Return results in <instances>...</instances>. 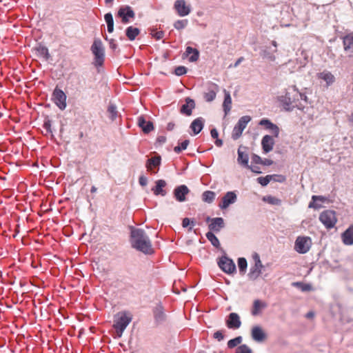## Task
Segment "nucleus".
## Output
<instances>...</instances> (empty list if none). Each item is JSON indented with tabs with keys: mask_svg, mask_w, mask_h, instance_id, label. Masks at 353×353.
Listing matches in <instances>:
<instances>
[{
	"mask_svg": "<svg viewBox=\"0 0 353 353\" xmlns=\"http://www.w3.org/2000/svg\"><path fill=\"white\" fill-rule=\"evenodd\" d=\"M264 200L272 205H279L281 203L280 199L271 196H268L266 199H264Z\"/></svg>",
	"mask_w": 353,
	"mask_h": 353,
	"instance_id": "nucleus-52",
	"label": "nucleus"
},
{
	"mask_svg": "<svg viewBox=\"0 0 353 353\" xmlns=\"http://www.w3.org/2000/svg\"><path fill=\"white\" fill-rule=\"evenodd\" d=\"M236 353H252V351L247 345L243 344L238 346Z\"/></svg>",
	"mask_w": 353,
	"mask_h": 353,
	"instance_id": "nucleus-47",
	"label": "nucleus"
},
{
	"mask_svg": "<svg viewBox=\"0 0 353 353\" xmlns=\"http://www.w3.org/2000/svg\"><path fill=\"white\" fill-rule=\"evenodd\" d=\"M225 331L224 330H218L215 332L213 334V338L216 339L219 341H221L224 339V332Z\"/></svg>",
	"mask_w": 353,
	"mask_h": 353,
	"instance_id": "nucleus-51",
	"label": "nucleus"
},
{
	"mask_svg": "<svg viewBox=\"0 0 353 353\" xmlns=\"http://www.w3.org/2000/svg\"><path fill=\"white\" fill-rule=\"evenodd\" d=\"M268 177L270 178V180L274 181L276 182H284L285 181V177L281 174H271L268 175Z\"/></svg>",
	"mask_w": 353,
	"mask_h": 353,
	"instance_id": "nucleus-48",
	"label": "nucleus"
},
{
	"mask_svg": "<svg viewBox=\"0 0 353 353\" xmlns=\"http://www.w3.org/2000/svg\"><path fill=\"white\" fill-rule=\"evenodd\" d=\"M132 315L129 312L123 311L114 316L113 327L116 331L115 338L121 337L126 327L132 321Z\"/></svg>",
	"mask_w": 353,
	"mask_h": 353,
	"instance_id": "nucleus-2",
	"label": "nucleus"
},
{
	"mask_svg": "<svg viewBox=\"0 0 353 353\" xmlns=\"http://www.w3.org/2000/svg\"><path fill=\"white\" fill-rule=\"evenodd\" d=\"M185 54L189 56V61L190 62L196 61L199 58V52L197 49L193 48L190 46H188L185 49Z\"/></svg>",
	"mask_w": 353,
	"mask_h": 353,
	"instance_id": "nucleus-32",
	"label": "nucleus"
},
{
	"mask_svg": "<svg viewBox=\"0 0 353 353\" xmlns=\"http://www.w3.org/2000/svg\"><path fill=\"white\" fill-rule=\"evenodd\" d=\"M344 50L353 51V32H350L343 37Z\"/></svg>",
	"mask_w": 353,
	"mask_h": 353,
	"instance_id": "nucleus-34",
	"label": "nucleus"
},
{
	"mask_svg": "<svg viewBox=\"0 0 353 353\" xmlns=\"http://www.w3.org/2000/svg\"><path fill=\"white\" fill-rule=\"evenodd\" d=\"M270 178L268 177V175L257 178L258 183L262 186H266L270 182Z\"/></svg>",
	"mask_w": 353,
	"mask_h": 353,
	"instance_id": "nucleus-50",
	"label": "nucleus"
},
{
	"mask_svg": "<svg viewBox=\"0 0 353 353\" xmlns=\"http://www.w3.org/2000/svg\"><path fill=\"white\" fill-rule=\"evenodd\" d=\"M187 71H188V70L185 66L180 65L175 68L174 74L176 76H182V75L186 74Z\"/></svg>",
	"mask_w": 353,
	"mask_h": 353,
	"instance_id": "nucleus-49",
	"label": "nucleus"
},
{
	"mask_svg": "<svg viewBox=\"0 0 353 353\" xmlns=\"http://www.w3.org/2000/svg\"><path fill=\"white\" fill-rule=\"evenodd\" d=\"M205 221L209 223V232H219L225 227L224 220L221 217L210 218L207 216Z\"/></svg>",
	"mask_w": 353,
	"mask_h": 353,
	"instance_id": "nucleus-9",
	"label": "nucleus"
},
{
	"mask_svg": "<svg viewBox=\"0 0 353 353\" xmlns=\"http://www.w3.org/2000/svg\"><path fill=\"white\" fill-rule=\"evenodd\" d=\"M153 315L157 325L161 324L166 319L163 307L161 304H158L154 307Z\"/></svg>",
	"mask_w": 353,
	"mask_h": 353,
	"instance_id": "nucleus-17",
	"label": "nucleus"
},
{
	"mask_svg": "<svg viewBox=\"0 0 353 353\" xmlns=\"http://www.w3.org/2000/svg\"><path fill=\"white\" fill-rule=\"evenodd\" d=\"M261 56L263 59H268L270 61L275 60V56L273 52H269L268 50H263L261 52Z\"/></svg>",
	"mask_w": 353,
	"mask_h": 353,
	"instance_id": "nucleus-46",
	"label": "nucleus"
},
{
	"mask_svg": "<svg viewBox=\"0 0 353 353\" xmlns=\"http://www.w3.org/2000/svg\"><path fill=\"white\" fill-rule=\"evenodd\" d=\"M43 128L46 130L47 133L52 134V129H51V121L50 119H46L43 125Z\"/></svg>",
	"mask_w": 353,
	"mask_h": 353,
	"instance_id": "nucleus-53",
	"label": "nucleus"
},
{
	"mask_svg": "<svg viewBox=\"0 0 353 353\" xmlns=\"http://www.w3.org/2000/svg\"><path fill=\"white\" fill-rule=\"evenodd\" d=\"M139 183L141 186H145L148 183V179L144 176H140L139 179Z\"/></svg>",
	"mask_w": 353,
	"mask_h": 353,
	"instance_id": "nucleus-56",
	"label": "nucleus"
},
{
	"mask_svg": "<svg viewBox=\"0 0 353 353\" xmlns=\"http://www.w3.org/2000/svg\"><path fill=\"white\" fill-rule=\"evenodd\" d=\"M274 140L272 136L265 135L261 140L262 149L264 153H268L272 150Z\"/></svg>",
	"mask_w": 353,
	"mask_h": 353,
	"instance_id": "nucleus-21",
	"label": "nucleus"
},
{
	"mask_svg": "<svg viewBox=\"0 0 353 353\" xmlns=\"http://www.w3.org/2000/svg\"><path fill=\"white\" fill-rule=\"evenodd\" d=\"M254 259L255 261L254 265L250 268V272L248 274L250 279L252 280L257 279L260 276L261 274V270L263 267L260 260L259 256L257 254H255Z\"/></svg>",
	"mask_w": 353,
	"mask_h": 353,
	"instance_id": "nucleus-13",
	"label": "nucleus"
},
{
	"mask_svg": "<svg viewBox=\"0 0 353 353\" xmlns=\"http://www.w3.org/2000/svg\"><path fill=\"white\" fill-rule=\"evenodd\" d=\"M94 55L95 66H102L105 60V48L100 39H94L90 48Z\"/></svg>",
	"mask_w": 353,
	"mask_h": 353,
	"instance_id": "nucleus-4",
	"label": "nucleus"
},
{
	"mask_svg": "<svg viewBox=\"0 0 353 353\" xmlns=\"http://www.w3.org/2000/svg\"><path fill=\"white\" fill-rule=\"evenodd\" d=\"M311 246V239L308 236H298L295 241L294 250L300 253L307 252Z\"/></svg>",
	"mask_w": 353,
	"mask_h": 353,
	"instance_id": "nucleus-7",
	"label": "nucleus"
},
{
	"mask_svg": "<svg viewBox=\"0 0 353 353\" xmlns=\"http://www.w3.org/2000/svg\"><path fill=\"white\" fill-rule=\"evenodd\" d=\"M316 77L318 79L323 81L326 83V87L332 85L335 81V77L331 72L324 70L323 71L317 73Z\"/></svg>",
	"mask_w": 353,
	"mask_h": 353,
	"instance_id": "nucleus-19",
	"label": "nucleus"
},
{
	"mask_svg": "<svg viewBox=\"0 0 353 353\" xmlns=\"http://www.w3.org/2000/svg\"><path fill=\"white\" fill-rule=\"evenodd\" d=\"M224 92V101L223 103V108L225 112V115L226 116L230 111L232 108V99L230 94L226 90H223Z\"/></svg>",
	"mask_w": 353,
	"mask_h": 353,
	"instance_id": "nucleus-29",
	"label": "nucleus"
},
{
	"mask_svg": "<svg viewBox=\"0 0 353 353\" xmlns=\"http://www.w3.org/2000/svg\"><path fill=\"white\" fill-rule=\"evenodd\" d=\"M34 50L39 57H43L46 61L48 60L50 57L48 48L41 43L34 48Z\"/></svg>",
	"mask_w": 353,
	"mask_h": 353,
	"instance_id": "nucleus-31",
	"label": "nucleus"
},
{
	"mask_svg": "<svg viewBox=\"0 0 353 353\" xmlns=\"http://www.w3.org/2000/svg\"><path fill=\"white\" fill-rule=\"evenodd\" d=\"M108 112L110 114V119L114 121L117 117V110L116 105L114 104L109 105L108 108Z\"/></svg>",
	"mask_w": 353,
	"mask_h": 353,
	"instance_id": "nucleus-42",
	"label": "nucleus"
},
{
	"mask_svg": "<svg viewBox=\"0 0 353 353\" xmlns=\"http://www.w3.org/2000/svg\"><path fill=\"white\" fill-rule=\"evenodd\" d=\"M190 141L189 140L186 139L185 141H183V142H181L180 143L179 145H177V146H175L174 148V151L177 153V154H179L181 152L182 150H184L187 148L188 144H189Z\"/></svg>",
	"mask_w": 353,
	"mask_h": 353,
	"instance_id": "nucleus-44",
	"label": "nucleus"
},
{
	"mask_svg": "<svg viewBox=\"0 0 353 353\" xmlns=\"http://www.w3.org/2000/svg\"><path fill=\"white\" fill-rule=\"evenodd\" d=\"M215 199V193L212 191H205L202 194L203 201L211 203Z\"/></svg>",
	"mask_w": 353,
	"mask_h": 353,
	"instance_id": "nucleus-39",
	"label": "nucleus"
},
{
	"mask_svg": "<svg viewBox=\"0 0 353 353\" xmlns=\"http://www.w3.org/2000/svg\"><path fill=\"white\" fill-rule=\"evenodd\" d=\"M211 136L213 139H218L219 133L216 129L213 128L210 131Z\"/></svg>",
	"mask_w": 353,
	"mask_h": 353,
	"instance_id": "nucleus-61",
	"label": "nucleus"
},
{
	"mask_svg": "<svg viewBox=\"0 0 353 353\" xmlns=\"http://www.w3.org/2000/svg\"><path fill=\"white\" fill-rule=\"evenodd\" d=\"M189 225H190V219L188 218H184L182 221V226L183 228H187Z\"/></svg>",
	"mask_w": 353,
	"mask_h": 353,
	"instance_id": "nucleus-60",
	"label": "nucleus"
},
{
	"mask_svg": "<svg viewBox=\"0 0 353 353\" xmlns=\"http://www.w3.org/2000/svg\"><path fill=\"white\" fill-rule=\"evenodd\" d=\"M246 168L250 169L253 172H255V173H257V174L261 173L259 168L257 167V166L249 165V167H246Z\"/></svg>",
	"mask_w": 353,
	"mask_h": 353,
	"instance_id": "nucleus-58",
	"label": "nucleus"
},
{
	"mask_svg": "<svg viewBox=\"0 0 353 353\" xmlns=\"http://www.w3.org/2000/svg\"><path fill=\"white\" fill-rule=\"evenodd\" d=\"M243 60L244 58L243 57H239L234 63V67H237Z\"/></svg>",
	"mask_w": 353,
	"mask_h": 353,
	"instance_id": "nucleus-64",
	"label": "nucleus"
},
{
	"mask_svg": "<svg viewBox=\"0 0 353 353\" xmlns=\"http://www.w3.org/2000/svg\"><path fill=\"white\" fill-rule=\"evenodd\" d=\"M208 240L212 243L213 246L218 248L220 246V242L218 238L212 232H208L205 234Z\"/></svg>",
	"mask_w": 353,
	"mask_h": 353,
	"instance_id": "nucleus-38",
	"label": "nucleus"
},
{
	"mask_svg": "<svg viewBox=\"0 0 353 353\" xmlns=\"http://www.w3.org/2000/svg\"><path fill=\"white\" fill-rule=\"evenodd\" d=\"M205 120L202 117H198L190 124V128L194 135L198 134L203 128Z\"/></svg>",
	"mask_w": 353,
	"mask_h": 353,
	"instance_id": "nucleus-27",
	"label": "nucleus"
},
{
	"mask_svg": "<svg viewBox=\"0 0 353 353\" xmlns=\"http://www.w3.org/2000/svg\"><path fill=\"white\" fill-rule=\"evenodd\" d=\"M190 190L185 185H181L177 186L174 190V196L176 201L183 202L186 200V195L189 193Z\"/></svg>",
	"mask_w": 353,
	"mask_h": 353,
	"instance_id": "nucleus-16",
	"label": "nucleus"
},
{
	"mask_svg": "<svg viewBox=\"0 0 353 353\" xmlns=\"http://www.w3.org/2000/svg\"><path fill=\"white\" fill-rule=\"evenodd\" d=\"M155 183V186L152 188V191L153 192L154 194L157 196L161 195L164 196L167 194L166 191L163 189L166 186L165 181L159 179L157 180Z\"/></svg>",
	"mask_w": 353,
	"mask_h": 353,
	"instance_id": "nucleus-25",
	"label": "nucleus"
},
{
	"mask_svg": "<svg viewBox=\"0 0 353 353\" xmlns=\"http://www.w3.org/2000/svg\"><path fill=\"white\" fill-rule=\"evenodd\" d=\"M259 125L265 126L266 129L271 130L275 137H277L279 136V127L276 125L272 123L270 120L267 119H263L260 121Z\"/></svg>",
	"mask_w": 353,
	"mask_h": 353,
	"instance_id": "nucleus-26",
	"label": "nucleus"
},
{
	"mask_svg": "<svg viewBox=\"0 0 353 353\" xmlns=\"http://www.w3.org/2000/svg\"><path fill=\"white\" fill-rule=\"evenodd\" d=\"M108 41H109L110 48L112 50H116V49H117V43H115L114 39H109Z\"/></svg>",
	"mask_w": 353,
	"mask_h": 353,
	"instance_id": "nucleus-59",
	"label": "nucleus"
},
{
	"mask_svg": "<svg viewBox=\"0 0 353 353\" xmlns=\"http://www.w3.org/2000/svg\"><path fill=\"white\" fill-rule=\"evenodd\" d=\"M237 200V196L235 192L230 191L225 193L221 199V202L219 204V207L221 210L227 209L230 205L234 203Z\"/></svg>",
	"mask_w": 353,
	"mask_h": 353,
	"instance_id": "nucleus-12",
	"label": "nucleus"
},
{
	"mask_svg": "<svg viewBox=\"0 0 353 353\" xmlns=\"http://www.w3.org/2000/svg\"><path fill=\"white\" fill-rule=\"evenodd\" d=\"M345 245H353V225H350L341 235Z\"/></svg>",
	"mask_w": 353,
	"mask_h": 353,
	"instance_id": "nucleus-28",
	"label": "nucleus"
},
{
	"mask_svg": "<svg viewBox=\"0 0 353 353\" xmlns=\"http://www.w3.org/2000/svg\"><path fill=\"white\" fill-rule=\"evenodd\" d=\"M242 147L240 146L238 149L237 153H238V158H237V162L239 164L244 166V167H249L248 165V161H249V157L248 154L241 150Z\"/></svg>",
	"mask_w": 353,
	"mask_h": 353,
	"instance_id": "nucleus-30",
	"label": "nucleus"
},
{
	"mask_svg": "<svg viewBox=\"0 0 353 353\" xmlns=\"http://www.w3.org/2000/svg\"><path fill=\"white\" fill-rule=\"evenodd\" d=\"M319 220L327 229L333 228L337 222L336 212L330 210H325L320 214Z\"/></svg>",
	"mask_w": 353,
	"mask_h": 353,
	"instance_id": "nucleus-5",
	"label": "nucleus"
},
{
	"mask_svg": "<svg viewBox=\"0 0 353 353\" xmlns=\"http://www.w3.org/2000/svg\"><path fill=\"white\" fill-rule=\"evenodd\" d=\"M279 101L287 111H292L294 108L303 111L305 107L297 103L295 92L290 88L284 95L279 97Z\"/></svg>",
	"mask_w": 353,
	"mask_h": 353,
	"instance_id": "nucleus-3",
	"label": "nucleus"
},
{
	"mask_svg": "<svg viewBox=\"0 0 353 353\" xmlns=\"http://www.w3.org/2000/svg\"><path fill=\"white\" fill-rule=\"evenodd\" d=\"M166 137L165 136H159L157 138V140H156V143L157 144H159V145H163V143H165L166 142Z\"/></svg>",
	"mask_w": 353,
	"mask_h": 353,
	"instance_id": "nucleus-55",
	"label": "nucleus"
},
{
	"mask_svg": "<svg viewBox=\"0 0 353 353\" xmlns=\"http://www.w3.org/2000/svg\"><path fill=\"white\" fill-rule=\"evenodd\" d=\"M130 243L133 248L145 254H151L154 252L151 241L143 229H132Z\"/></svg>",
	"mask_w": 353,
	"mask_h": 353,
	"instance_id": "nucleus-1",
	"label": "nucleus"
},
{
	"mask_svg": "<svg viewBox=\"0 0 353 353\" xmlns=\"http://www.w3.org/2000/svg\"><path fill=\"white\" fill-rule=\"evenodd\" d=\"M54 103L61 109L64 110L66 107V95L63 90L55 88L52 93Z\"/></svg>",
	"mask_w": 353,
	"mask_h": 353,
	"instance_id": "nucleus-11",
	"label": "nucleus"
},
{
	"mask_svg": "<svg viewBox=\"0 0 353 353\" xmlns=\"http://www.w3.org/2000/svg\"><path fill=\"white\" fill-rule=\"evenodd\" d=\"M188 23V21L187 19H181V20H177L174 23V27L176 30H182L185 28Z\"/></svg>",
	"mask_w": 353,
	"mask_h": 353,
	"instance_id": "nucleus-45",
	"label": "nucleus"
},
{
	"mask_svg": "<svg viewBox=\"0 0 353 353\" xmlns=\"http://www.w3.org/2000/svg\"><path fill=\"white\" fill-rule=\"evenodd\" d=\"M252 161L256 164H261L262 159L257 154H253L252 156Z\"/></svg>",
	"mask_w": 353,
	"mask_h": 353,
	"instance_id": "nucleus-54",
	"label": "nucleus"
},
{
	"mask_svg": "<svg viewBox=\"0 0 353 353\" xmlns=\"http://www.w3.org/2000/svg\"><path fill=\"white\" fill-rule=\"evenodd\" d=\"M174 8L180 17L188 15L191 12V7L187 5L185 0H176L174 4Z\"/></svg>",
	"mask_w": 353,
	"mask_h": 353,
	"instance_id": "nucleus-14",
	"label": "nucleus"
},
{
	"mask_svg": "<svg viewBox=\"0 0 353 353\" xmlns=\"http://www.w3.org/2000/svg\"><path fill=\"white\" fill-rule=\"evenodd\" d=\"M247 265V261L245 258H239L238 259V266L240 272L244 274L245 272Z\"/></svg>",
	"mask_w": 353,
	"mask_h": 353,
	"instance_id": "nucleus-43",
	"label": "nucleus"
},
{
	"mask_svg": "<svg viewBox=\"0 0 353 353\" xmlns=\"http://www.w3.org/2000/svg\"><path fill=\"white\" fill-rule=\"evenodd\" d=\"M161 164V157H154L149 159L146 163V168L148 170H152V167H157Z\"/></svg>",
	"mask_w": 353,
	"mask_h": 353,
	"instance_id": "nucleus-35",
	"label": "nucleus"
},
{
	"mask_svg": "<svg viewBox=\"0 0 353 353\" xmlns=\"http://www.w3.org/2000/svg\"><path fill=\"white\" fill-rule=\"evenodd\" d=\"M218 264L219 268L227 274H232L236 271V265L233 261L225 256L220 258Z\"/></svg>",
	"mask_w": 353,
	"mask_h": 353,
	"instance_id": "nucleus-10",
	"label": "nucleus"
},
{
	"mask_svg": "<svg viewBox=\"0 0 353 353\" xmlns=\"http://www.w3.org/2000/svg\"><path fill=\"white\" fill-rule=\"evenodd\" d=\"M312 201L309 203L308 207L310 208L319 209L321 207V205L320 204L317 203L316 201H319L323 202L325 201V198L323 197V196L314 195L312 197Z\"/></svg>",
	"mask_w": 353,
	"mask_h": 353,
	"instance_id": "nucleus-36",
	"label": "nucleus"
},
{
	"mask_svg": "<svg viewBox=\"0 0 353 353\" xmlns=\"http://www.w3.org/2000/svg\"><path fill=\"white\" fill-rule=\"evenodd\" d=\"M291 89L295 92L296 101L298 102L299 99L303 100L305 102H307V97L304 93L300 92L295 85L291 87Z\"/></svg>",
	"mask_w": 353,
	"mask_h": 353,
	"instance_id": "nucleus-40",
	"label": "nucleus"
},
{
	"mask_svg": "<svg viewBox=\"0 0 353 353\" xmlns=\"http://www.w3.org/2000/svg\"><path fill=\"white\" fill-rule=\"evenodd\" d=\"M137 125L145 134H148L154 130L153 123L151 121H146L143 115L138 117Z\"/></svg>",
	"mask_w": 353,
	"mask_h": 353,
	"instance_id": "nucleus-18",
	"label": "nucleus"
},
{
	"mask_svg": "<svg viewBox=\"0 0 353 353\" xmlns=\"http://www.w3.org/2000/svg\"><path fill=\"white\" fill-rule=\"evenodd\" d=\"M242 340H243L242 337L241 336H239L233 339L228 341V344H227L228 347L230 349H232V348L236 347L237 345H239L241 343Z\"/></svg>",
	"mask_w": 353,
	"mask_h": 353,
	"instance_id": "nucleus-41",
	"label": "nucleus"
},
{
	"mask_svg": "<svg viewBox=\"0 0 353 353\" xmlns=\"http://www.w3.org/2000/svg\"><path fill=\"white\" fill-rule=\"evenodd\" d=\"M267 306L268 304L266 302L256 299L253 302L251 313L253 316H258L261 314L262 311L265 309Z\"/></svg>",
	"mask_w": 353,
	"mask_h": 353,
	"instance_id": "nucleus-22",
	"label": "nucleus"
},
{
	"mask_svg": "<svg viewBox=\"0 0 353 353\" xmlns=\"http://www.w3.org/2000/svg\"><path fill=\"white\" fill-rule=\"evenodd\" d=\"M225 323L229 329L236 330L241 325L240 316L235 312H232L228 315Z\"/></svg>",
	"mask_w": 353,
	"mask_h": 353,
	"instance_id": "nucleus-15",
	"label": "nucleus"
},
{
	"mask_svg": "<svg viewBox=\"0 0 353 353\" xmlns=\"http://www.w3.org/2000/svg\"><path fill=\"white\" fill-rule=\"evenodd\" d=\"M250 121L251 117L250 116H243L239 119L232 133V138L234 140L238 139L241 136L243 131Z\"/></svg>",
	"mask_w": 353,
	"mask_h": 353,
	"instance_id": "nucleus-6",
	"label": "nucleus"
},
{
	"mask_svg": "<svg viewBox=\"0 0 353 353\" xmlns=\"http://www.w3.org/2000/svg\"><path fill=\"white\" fill-rule=\"evenodd\" d=\"M104 19L107 23L108 32L112 33L114 30V20L112 14L109 12L104 16Z\"/></svg>",
	"mask_w": 353,
	"mask_h": 353,
	"instance_id": "nucleus-37",
	"label": "nucleus"
},
{
	"mask_svg": "<svg viewBox=\"0 0 353 353\" xmlns=\"http://www.w3.org/2000/svg\"><path fill=\"white\" fill-rule=\"evenodd\" d=\"M163 35L164 33L162 31H158L152 34V36L157 40L162 39Z\"/></svg>",
	"mask_w": 353,
	"mask_h": 353,
	"instance_id": "nucleus-57",
	"label": "nucleus"
},
{
	"mask_svg": "<svg viewBox=\"0 0 353 353\" xmlns=\"http://www.w3.org/2000/svg\"><path fill=\"white\" fill-rule=\"evenodd\" d=\"M140 30L134 26H129L125 30V35L130 41H134L140 34Z\"/></svg>",
	"mask_w": 353,
	"mask_h": 353,
	"instance_id": "nucleus-33",
	"label": "nucleus"
},
{
	"mask_svg": "<svg viewBox=\"0 0 353 353\" xmlns=\"http://www.w3.org/2000/svg\"><path fill=\"white\" fill-rule=\"evenodd\" d=\"M195 108L194 101L189 97L185 99V103L183 104L181 108V113L187 116H190L192 112V110Z\"/></svg>",
	"mask_w": 353,
	"mask_h": 353,
	"instance_id": "nucleus-23",
	"label": "nucleus"
},
{
	"mask_svg": "<svg viewBox=\"0 0 353 353\" xmlns=\"http://www.w3.org/2000/svg\"><path fill=\"white\" fill-rule=\"evenodd\" d=\"M219 91V86L215 83H210L208 88V91L204 93V99L207 102L212 101Z\"/></svg>",
	"mask_w": 353,
	"mask_h": 353,
	"instance_id": "nucleus-24",
	"label": "nucleus"
},
{
	"mask_svg": "<svg viewBox=\"0 0 353 353\" xmlns=\"http://www.w3.org/2000/svg\"><path fill=\"white\" fill-rule=\"evenodd\" d=\"M175 124L173 122H170L168 123L166 129L169 131H171L174 129Z\"/></svg>",
	"mask_w": 353,
	"mask_h": 353,
	"instance_id": "nucleus-63",
	"label": "nucleus"
},
{
	"mask_svg": "<svg viewBox=\"0 0 353 353\" xmlns=\"http://www.w3.org/2000/svg\"><path fill=\"white\" fill-rule=\"evenodd\" d=\"M251 336L252 339L256 342H262L265 341L267 337L265 332L259 325L254 326L252 328Z\"/></svg>",
	"mask_w": 353,
	"mask_h": 353,
	"instance_id": "nucleus-20",
	"label": "nucleus"
},
{
	"mask_svg": "<svg viewBox=\"0 0 353 353\" xmlns=\"http://www.w3.org/2000/svg\"><path fill=\"white\" fill-rule=\"evenodd\" d=\"M272 163H273V161L271 159H262L261 165H270Z\"/></svg>",
	"mask_w": 353,
	"mask_h": 353,
	"instance_id": "nucleus-62",
	"label": "nucleus"
},
{
	"mask_svg": "<svg viewBox=\"0 0 353 353\" xmlns=\"http://www.w3.org/2000/svg\"><path fill=\"white\" fill-rule=\"evenodd\" d=\"M117 16L121 19L123 23H128L130 19H134L135 13L131 7L125 6L119 9Z\"/></svg>",
	"mask_w": 353,
	"mask_h": 353,
	"instance_id": "nucleus-8",
	"label": "nucleus"
}]
</instances>
